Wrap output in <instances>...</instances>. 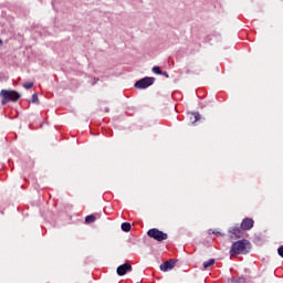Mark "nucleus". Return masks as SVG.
Segmentation results:
<instances>
[{
    "instance_id": "ddd939ff",
    "label": "nucleus",
    "mask_w": 283,
    "mask_h": 283,
    "mask_svg": "<svg viewBox=\"0 0 283 283\" xmlns=\"http://www.w3.org/2000/svg\"><path fill=\"white\" fill-rule=\"evenodd\" d=\"M23 87L24 90H32L34 87V82H25Z\"/></svg>"
},
{
    "instance_id": "6e6552de",
    "label": "nucleus",
    "mask_w": 283,
    "mask_h": 283,
    "mask_svg": "<svg viewBox=\"0 0 283 283\" xmlns=\"http://www.w3.org/2000/svg\"><path fill=\"white\" fill-rule=\"evenodd\" d=\"M229 234H230V238H235V239L242 238V229H240V227L230 228Z\"/></svg>"
},
{
    "instance_id": "dca6fc26",
    "label": "nucleus",
    "mask_w": 283,
    "mask_h": 283,
    "mask_svg": "<svg viewBox=\"0 0 283 283\" xmlns=\"http://www.w3.org/2000/svg\"><path fill=\"white\" fill-rule=\"evenodd\" d=\"M277 253L281 258H283V245H281L279 249H277Z\"/></svg>"
},
{
    "instance_id": "39448f33",
    "label": "nucleus",
    "mask_w": 283,
    "mask_h": 283,
    "mask_svg": "<svg viewBox=\"0 0 283 283\" xmlns=\"http://www.w3.org/2000/svg\"><path fill=\"white\" fill-rule=\"evenodd\" d=\"M241 229L242 231H251L253 229V219L245 218L241 222Z\"/></svg>"
},
{
    "instance_id": "aec40b11",
    "label": "nucleus",
    "mask_w": 283,
    "mask_h": 283,
    "mask_svg": "<svg viewBox=\"0 0 283 283\" xmlns=\"http://www.w3.org/2000/svg\"><path fill=\"white\" fill-rule=\"evenodd\" d=\"M1 43H3V41L0 39V45H1Z\"/></svg>"
},
{
    "instance_id": "2eb2a0df",
    "label": "nucleus",
    "mask_w": 283,
    "mask_h": 283,
    "mask_svg": "<svg viewBox=\"0 0 283 283\" xmlns=\"http://www.w3.org/2000/svg\"><path fill=\"white\" fill-rule=\"evenodd\" d=\"M31 103H39V95H36V94H33L32 95V98H31Z\"/></svg>"
},
{
    "instance_id": "f8f14e48",
    "label": "nucleus",
    "mask_w": 283,
    "mask_h": 283,
    "mask_svg": "<svg viewBox=\"0 0 283 283\" xmlns=\"http://www.w3.org/2000/svg\"><path fill=\"white\" fill-rule=\"evenodd\" d=\"M213 264H216V260L214 259H210V260H208V261H206L203 263V268L205 269H209V266H213Z\"/></svg>"
},
{
    "instance_id": "7ed1b4c3",
    "label": "nucleus",
    "mask_w": 283,
    "mask_h": 283,
    "mask_svg": "<svg viewBox=\"0 0 283 283\" xmlns=\"http://www.w3.org/2000/svg\"><path fill=\"white\" fill-rule=\"evenodd\" d=\"M147 235L149 238H153V240H157V242H163V240H167V238H168L167 233H165L156 228L148 230Z\"/></svg>"
},
{
    "instance_id": "6ab92c4d",
    "label": "nucleus",
    "mask_w": 283,
    "mask_h": 283,
    "mask_svg": "<svg viewBox=\"0 0 283 283\" xmlns=\"http://www.w3.org/2000/svg\"><path fill=\"white\" fill-rule=\"evenodd\" d=\"M104 112H106V113L109 112V108L106 107V108L104 109Z\"/></svg>"
},
{
    "instance_id": "0eeeda50",
    "label": "nucleus",
    "mask_w": 283,
    "mask_h": 283,
    "mask_svg": "<svg viewBox=\"0 0 283 283\" xmlns=\"http://www.w3.org/2000/svg\"><path fill=\"white\" fill-rule=\"evenodd\" d=\"M129 271H132V266L129 265V263H124L117 268V275H126L127 273H129Z\"/></svg>"
},
{
    "instance_id": "a211bd4d",
    "label": "nucleus",
    "mask_w": 283,
    "mask_h": 283,
    "mask_svg": "<svg viewBox=\"0 0 283 283\" xmlns=\"http://www.w3.org/2000/svg\"><path fill=\"white\" fill-rule=\"evenodd\" d=\"M214 235H220V232L212 231Z\"/></svg>"
},
{
    "instance_id": "412c9836",
    "label": "nucleus",
    "mask_w": 283,
    "mask_h": 283,
    "mask_svg": "<svg viewBox=\"0 0 283 283\" xmlns=\"http://www.w3.org/2000/svg\"><path fill=\"white\" fill-rule=\"evenodd\" d=\"M75 143H78V139H75Z\"/></svg>"
},
{
    "instance_id": "9d476101",
    "label": "nucleus",
    "mask_w": 283,
    "mask_h": 283,
    "mask_svg": "<svg viewBox=\"0 0 283 283\" xmlns=\"http://www.w3.org/2000/svg\"><path fill=\"white\" fill-rule=\"evenodd\" d=\"M122 231H124L125 233H129V231H132V223L129 222L122 223Z\"/></svg>"
},
{
    "instance_id": "4468645a",
    "label": "nucleus",
    "mask_w": 283,
    "mask_h": 283,
    "mask_svg": "<svg viewBox=\"0 0 283 283\" xmlns=\"http://www.w3.org/2000/svg\"><path fill=\"white\" fill-rule=\"evenodd\" d=\"M153 72H154V74H163V71L160 70V66H154L153 67Z\"/></svg>"
},
{
    "instance_id": "9b49d317",
    "label": "nucleus",
    "mask_w": 283,
    "mask_h": 283,
    "mask_svg": "<svg viewBox=\"0 0 283 283\" xmlns=\"http://www.w3.org/2000/svg\"><path fill=\"white\" fill-rule=\"evenodd\" d=\"M85 222L87 224H92V222H96V217L94 214H90L85 218Z\"/></svg>"
},
{
    "instance_id": "f3484780",
    "label": "nucleus",
    "mask_w": 283,
    "mask_h": 283,
    "mask_svg": "<svg viewBox=\"0 0 283 283\" xmlns=\"http://www.w3.org/2000/svg\"><path fill=\"white\" fill-rule=\"evenodd\" d=\"M161 76H165L166 78H169V73H167L166 71H161Z\"/></svg>"
},
{
    "instance_id": "1a4fd4ad",
    "label": "nucleus",
    "mask_w": 283,
    "mask_h": 283,
    "mask_svg": "<svg viewBox=\"0 0 283 283\" xmlns=\"http://www.w3.org/2000/svg\"><path fill=\"white\" fill-rule=\"evenodd\" d=\"M191 116L192 117H190V120H191L192 125H196V123H198V120H200V118H201L200 113H198V112L191 113Z\"/></svg>"
},
{
    "instance_id": "f03ea898",
    "label": "nucleus",
    "mask_w": 283,
    "mask_h": 283,
    "mask_svg": "<svg viewBox=\"0 0 283 283\" xmlns=\"http://www.w3.org/2000/svg\"><path fill=\"white\" fill-rule=\"evenodd\" d=\"M0 95L2 96L1 105H8V103H17L21 98V94L17 91L2 90Z\"/></svg>"
},
{
    "instance_id": "f257e3e1",
    "label": "nucleus",
    "mask_w": 283,
    "mask_h": 283,
    "mask_svg": "<svg viewBox=\"0 0 283 283\" xmlns=\"http://www.w3.org/2000/svg\"><path fill=\"white\" fill-rule=\"evenodd\" d=\"M250 247L251 243L244 239L237 241L231 247L230 255H244L249 252L247 249H249Z\"/></svg>"
},
{
    "instance_id": "20e7f679",
    "label": "nucleus",
    "mask_w": 283,
    "mask_h": 283,
    "mask_svg": "<svg viewBox=\"0 0 283 283\" xmlns=\"http://www.w3.org/2000/svg\"><path fill=\"white\" fill-rule=\"evenodd\" d=\"M156 81L154 77H144L135 83L137 90H147Z\"/></svg>"
},
{
    "instance_id": "423d86ee",
    "label": "nucleus",
    "mask_w": 283,
    "mask_h": 283,
    "mask_svg": "<svg viewBox=\"0 0 283 283\" xmlns=\"http://www.w3.org/2000/svg\"><path fill=\"white\" fill-rule=\"evenodd\" d=\"M174 266H176V261L174 259H170L168 261H166L165 263H163L159 269L160 271L167 272V271H171V269H174Z\"/></svg>"
}]
</instances>
